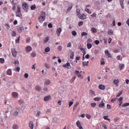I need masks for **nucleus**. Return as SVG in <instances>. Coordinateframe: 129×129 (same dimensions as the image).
I'll return each mask as SVG.
<instances>
[{
    "label": "nucleus",
    "instance_id": "obj_1",
    "mask_svg": "<svg viewBox=\"0 0 129 129\" xmlns=\"http://www.w3.org/2000/svg\"><path fill=\"white\" fill-rule=\"evenodd\" d=\"M46 19V12L45 11H42L41 13V16L38 17V21L39 23L41 22H44Z\"/></svg>",
    "mask_w": 129,
    "mask_h": 129
},
{
    "label": "nucleus",
    "instance_id": "obj_2",
    "mask_svg": "<svg viewBox=\"0 0 129 129\" xmlns=\"http://www.w3.org/2000/svg\"><path fill=\"white\" fill-rule=\"evenodd\" d=\"M63 68H66L67 69H71V66L69 62H67L66 64L62 65Z\"/></svg>",
    "mask_w": 129,
    "mask_h": 129
},
{
    "label": "nucleus",
    "instance_id": "obj_3",
    "mask_svg": "<svg viewBox=\"0 0 129 129\" xmlns=\"http://www.w3.org/2000/svg\"><path fill=\"white\" fill-rule=\"evenodd\" d=\"M73 8V3H71L69 4L68 8L67 10L66 14H67L69 12H70L71 10H72V8Z\"/></svg>",
    "mask_w": 129,
    "mask_h": 129
},
{
    "label": "nucleus",
    "instance_id": "obj_4",
    "mask_svg": "<svg viewBox=\"0 0 129 129\" xmlns=\"http://www.w3.org/2000/svg\"><path fill=\"white\" fill-rule=\"evenodd\" d=\"M12 55L13 57H17V55H18V52L16 50L15 48H12L11 49Z\"/></svg>",
    "mask_w": 129,
    "mask_h": 129
},
{
    "label": "nucleus",
    "instance_id": "obj_5",
    "mask_svg": "<svg viewBox=\"0 0 129 129\" xmlns=\"http://www.w3.org/2000/svg\"><path fill=\"white\" fill-rule=\"evenodd\" d=\"M22 8L25 11H28V9L29 8V5H28V4L26 3H23Z\"/></svg>",
    "mask_w": 129,
    "mask_h": 129
},
{
    "label": "nucleus",
    "instance_id": "obj_6",
    "mask_svg": "<svg viewBox=\"0 0 129 129\" xmlns=\"http://www.w3.org/2000/svg\"><path fill=\"white\" fill-rule=\"evenodd\" d=\"M51 95H49L46 96H45L43 98V100L44 101H45V102L49 101V100H51Z\"/></svg>",
    "mask_w": 129,
    "mask_h": 129
},
{
    "label": "nucleus",
    "instance_id": "obj_7",
    "mask_svg": "<svg viewBox=\"0 0 129 129\" xmlns=\"http://www.w3.org/2000/svg\"><path fill=\"white\" fill-rule=\"evenodd\" d=\"M76 125H77V126H78V127H79V129H84L83 128V126H82L81 125V123L80 122V121H79V120H78L76 122Z\"/></svg>",
    "mask_w": 129,
    "mask_h": 129
},
{
    "label": "nucleus",
    "instance_id": "obj_8",
    "mask_svg": "<svg viewBox=\"0 0 129 129\" xmlns=\"http://www.w3.org/2000/svg\"><path fill=\"white\" fill-rule=\"evenodd\" d=\"M87 16L84 13H82L79 17V19L81 20H86Z\"/></svg>",
    "mask_w": 129,
    "mask_h": 129
},
{
    "label": "nucleus",
    "instance_id": "obj_9",
    "mask_svg": "<svg viewBox=\"0 0 129 129\" xmlns=\"http://www.w3.org/2000/svg\"><path fill=\"white\" fill-rule=\"evenodd\" d=\"M98 106L100 108H104V107H105V103L103 102V100H102L101 103H99Z\"/></svg>",
    "mask_w": 129,
    "mask_h": 129
},
{
    "label": "nucleus",
    "instance_id": "obj_10",
    "mask_svg": "<svg viewBox=\"0 0 129 129\" xmlns=\"http://www.w3.org/2000/svg\"><path fill=\"white\" fill-rule=\"evenodd\" d=\"M61 32H62V28H61L60 27L57 28V29L56 30V34L57 35V37H60Z\"/></svg>",
    "mask_w": 129,
    "mask_h": 129
},
{
    "label": "nucleus",
    "instance_id": "obj_11",
    "mask_svg": "<svg viewBox=\"0 0 129 129\" xmlns=\"http://www.w3.org/2000/svg\"><path fill=\"white\" fill-rule=\"evenodd\" d=\"M105 54L107 56V58H111V54L109 53V51L107 49H106L105 51Z\"/></svg>",
    "mask_w": 129,
    "mask_h": 129
},
{
    "label": "nucleus",
    "instance_id": "obj_12",
    "mask_svg": "<svg viewBox=\"0 0 129 129\" xmlns=\"http://www.w3.org/2000/svg\"><path fill=\"white\" fill-rule=\"evenodd\" d=\"M98 88L100 90H105V86L102 84H100L99 85Z\"/></svg>",
    "mask_w": 129,
    "mask_h": 129
},
{
    "label": "nucleus",
    "instance_id": "obj_13",
    "mask_svg": "<svg viewBox=\"0 0 129 129\" xmlns=\"http://www.w3.org/2000/svg\"><path fill=\"white\" fill-rule=\"evenodd\" d=\"M12 96L14 98H17L19 96V94L17 92H13L12 93Z\"/></svg>",
    "mask_w": 129,
    "mask_h": 129
},
{
    "label": "nucleus",
    "instance_id": "obj_14",
    "mask_svg": "<svg viewBox=\"0 0 129 129\" xmlns=\"http://www.w3.org/2000/svg\"><path fill=\"white\" fill-rule=\"evenodd\" d=\"M94 5L97 8L100 9V3L99 2H95Z\"/></svg>",
    "mask_w": 129,
    "mask_h": 129
},
{
    "label": "nucleus",
    "instance_id": "obj_15",
    "mask_svg": "<svg viewBox=\"0 0 129 129\" xmlns=\"http://www.w3.org/2000/svg\"><path fill=\"white\" fill-rule=\"evenodd\" d=\"M77 16L78 18H79L80 16H81V12H80V9H76Z\"/></svg>",
    "mask_w": 129,
    "mask_h": 129
},
{
    "label": "nucleus",
    "instance_id": "obj_16",
    "mask_svg": "<svg viewBox=\"0 0 129 129\" xmlns=\"http://www.w3.org/2000/svg\"><path fill=\"white\" fill-rule=\"evenodd\" d=\"M119 1L121 9H124V7L123 6V2H124V0H119Z\"/></svg>",
    "mask_w": 129,
    "mask_h": 129
},
{
    "label": "nucleus",
    "instance_id": "obj_17",
    "mask_svg": "<svg viewBox=\"0 0 129 129\" xmlns=\"http://www.w3.org/2000/svg\"><path fill=\"white\" fill-rule=\"evenodd\" d=\"M35 90H36V91H38V92H40L41 90H42V88L40 87V86L38 85L35 87Z\"/></svg>",
    "mask_w": 129,
    "mask_h": 129
},
{
    "label": "nucleus",
    "instance_id": "obj_18",
    "mask_svg": "<svg viewBox=\"0 0 129 129\" xmlns=\"http://www.w3.org/2000/svg\"><path fill=\"white\" fill-rule=\"evenodd\" d=\"M50 84H51V81H50V80H49V79H47L45 81L44 85L48 86V85H50ZM45 84H46V85H45Z\"/></svg>",
    "mask_w": 129,
    "mask_h": 129
},
{
    "label": "nucleus",
    "instance_id": "obj_19",
    "mask_svg": "<svg viewBox=\"0 0 129 129\" xmlns=\"http://www.w3.org/2000/svg\"><path fill=\"white\" fill-rule=\"evenodd\" d=\"M94 100L95 101H100V100H101V97H96L94 98Z\"/></svg>",
    "mask_w": 129,
    "mask_h": 129
},
{
    "label": "nucleus",
    "instance_id": "obj_20",
    "mask_svg": "<svg viewBox=\"0 0 129 129\" xmlns=\"http://www.w3.org/2000/svg\"><path fill=\"white\" fill-rule=\"evenodd\" d=\"M26 50L27 52H30V51H32V47L28 46L26 47Z\"/></svg>",
    "mask_w": 129,
    "mask_h": 129
},
{
    "label": "nucleus",
    "instance_id": "obj_21",
    "mask_svg": "<svg viewBox=\"0 0 129 129\" xmlns=\"http://www.w3.org/2000/svg\"><path fill=\"white\" fill-rule=\"evenodd\" d=\"M85 12L88 13L90 15L92 14V12L88 8H85Z\"/></svg>",
    "mask_w": 129,
    "mask_h": 129
},
{
    "label": "nucleus",
    "instance_id": "obj_22",
    "mask_svg": "<svg viewBox=\"0 0 129 129\" xmlns=\"http://www.w3.org/2000/svg\"><path fill=\"white\" fill-rule=\"evenodd\" d=\"M91 32L93 33H97V29L94 27H92L91 30Z\"/></svg>",
    "mask_w": 129,
    "mask_h": 129
},
{
    "label": "nucleus",
    "instance_id": "obj_23",
    "mask_svg": "<svg viewBox=\"0 0 129 129\" xmlns=\"http://www.w3.org/2000/svg\"><path fill=\"white\" fill-rule=\"evenodd\" d=\"M76 79V76H74L70 81V83H73L74 81Z\"/></svg>",
    "mask_w": 129,
    "mask_h": 129
},
{
    "label": "nucleus",
    "instance_id": "obj_24",
    "mask_svg": "<svg viewBox=\"0 0 129 129\" xmlns=\"http://www.w3.org/2000/svg\"><path fill=\"white\" fill-rule=\"evenodd\" d=\"M108 35H110V36H112V35H113V31L111 29L109 30L108 31Z\"/></svg>",
    "mask_w": 129,
    "mask_h": 129
},
{
    "label": "nucleus",
    "instance_id": "obj_25",
    "mask_svg": "<svg viewBox=\"0 0 129 129\" xmlns=\"http://www.w3.org/2000/svg\"><path fill=\"white\" fill-rule=\"evenodd\" d=\"M87 47L88 49H91L92 48V44L91 43H87Z\"/></svg>",
    "mask_w": 129,
    "mask_h": 129
},
{
    "label": "nucleus",
    "instance_id": "obj_26",
    "mask_svg": "<svg viewBox=\"0 0 129 129\" xmlns=\"http://www.w3.org/2000/svg\"><path fill=\"white\" fill-rule=\"evenodd\" d=\"M103 118L105 120H108L109 121H110V119L108 118V116L107 115L104 116Z\"/></svg>",
    "mask_w": 129,
    "mask_h": 129
},
{
    "label": "nucleus",
    "instance_id": "obj_27",
    "mask_svg": "<svg viewBox=\"0 0 129 129\" xmlns=\"http://www.w3.org/2000/svg\"><path fill=\"white\" fill-rule=\"evenodd\" d=\"M72 34L73 36H74V37L77 36V32H76V31L75 30H73L72 32Z\"/></svg>",
    "mask_w": 129,
    "mask_h": 129
},
{
    "label": "nucleus",
    "instance_id": "obj_28",
    "mask_svg": "<svg viewBox=\"0 0 129 129\" xmlns=\"http://www.w3.org/2000/svg\"><path fill=\"white\" fill-rule=\"evenodd\" d=\"M7 75H10V76H12V70L9 69L7 71Z\"/></svg>",
    "mask_w": 129,
    "mask_h": 129
},
{
    "label": "nucleus",
    "instance_id": "obj_29",
    "mask_svg": "<svg viewBox=\"0 0 129 129\" xmlns=\"http://www.w3.org/2000/svg\"><path fill=\"white\" fill-rule=\"evenodd\" d=\"M13 129H19V125L15 124L13 126Z\"/></svg>",
    "mask_w": 129,
    "mask_h": 129
},
{
    "label": "nucleus",
    "instance_id": "obj_30",
    "mask_svg": "<svg viewBox=\"0 0 129 129\" xmlns=\"http://www.w3.org/2000/svg\"><path fill=\"white\" fill-rule=\"evenodd\" d=\"M118 82H119V80H118V79H117V80L114 79V80H113V83H114V84H115V85H116L117 84H118Z\"/></svg>",
    "mask_w": 129,
    "mask_h": 129
},
{
    "label": "nucleus",
    "instance_id": "obj_31",
    "mask_svg": "<svg viewBox=\"0 0 129 129\" xmlns=\"http://www.w3.org/2000/svg\"><path fill=\"white\" fill-rule=\"evenodd\" d=\"M70 57L72 59H74V52H72Z\"/></svg>",
    "mask_w": 129,
    "mask_h": 129
},
{
    "label": "nucleus",
    "instance_id": "obj_32",
    "mask_svg": "<svg viewBox=\"0 0 129 129\" xmlns=\"http://www.w3.org/2000/svg\"><path fill=\"white\" fill-rule=\"evenodd\" d=\"M88 34L87 32H83L81 33L82 37H84V36H87Z\"/></svg>",
    "mask_w": 129,
    "mask_h": 129
},
{
    "label": "nucleus",
    "instance_id": "obj_33",
    "mask_svg": "<svg viewBox=\"0 0 129 129\" xmlns=\"http://www.w3.org/2000/svg\"><path fill=\"white\" fill-rule=\"evenodd\" d=\"M101 60H103L100 61L101 65H104V64H105V61H104V58H101Z\"/></svg>",
    "mask_w": 129,
    "mask_h": 129
},
{
    "label": "nucleus",
    "instance_id": "obj_34",
    "mask_svg": "<svg viewBox=\"0 0 129 129\" xmlns=\"http://www.w3.org/2000/svg\"><path fill=\"white\" fill-rule=\"evenodd\" d=\"M122 92H123V90H121V91H120L116 95V97H119L121 95V94H122Z\"/></svg>",
    "mask_w": 129,
    "mask_h": 129
},
{
    "label": "nucleus",
    "instance_id": "obj_35",
    "mask_svg": "<svg viewBox=\"0 0 129 129\" xmlns=\"http://www.w3.org/2000/svg\"><path fill=\"white\" fill-rule=\"evenodd\" d=\"M123 67H124V64H119V69H120V70H121L122 68H123Z\"/></svg>",
    "mask_w": 129,
    "mask_h": 129
},
{
    "label": "nucleus",
    "instance_id": "obj_36",
    "mask_svg": "<svg viewBox=\"0 0 129 129\" xmlns=\"http://www.w3.org/2000/svg\"><path fill=\"white\" fill-rule=\"evenodd\" d=\"M45 52L48 53V52H50V47H47L44 49Z\"/></svg>",
    "mask_w": 129,
    "mask_h": 129
},
{
    "label": "nucleus",
    "instance_id": "obj_37",
    "mask_svg": "<svg viewBox=\"0 0 129 129\" xmlns=\"http://www.w3.org/2000/svg\"><path fill=\"white\" fill-rule=\"evenodd\" d=\"M29 125L31 129H33V121H31L29 122Z\"/></svg>",
    "mask_w": 129,
    "mask_h": 129
},
{
    "label": "nucleus",
    "instance_id": "obj_38",
    "mask_svg": "<svg viewBox=\"0 0 129 129\" xmlns=\"http://www.w3.org/2000/svg\"><path fill=\"white\" fill-rule=\"evenodd\" d=\"M73 103H74V102L72 101H70L69 103V107H71V106L73 105Z\"/></svg>",
    "mask_w": 129,
    "mask_h": 129
},
{
    "label": "nucleus",
    "instance_id": "obj_39",
    "mask_svg": "<svg viewBox=\"0 0 129 129\" xmlns=\"http://www.w3.org/2000/svg\"><path fill=\"white\" fill-rule=\"evenodd\" d=\"M90 17H91L93 18H96V13H94L92 15H90Z\"/></svg>",
    "mask_w": 129,
    "mask_h": 129
},
{
    "label": "nucleus",
    "instance_id": "obj_40",
    "mask_svg": "<svg viewBox=\"0 0 129 129\" xmlns=\"http://www.w3.org/2000/svg\"><path fill=\"white\" fill-rule=\"evenodd\" d=\"M16 16L17 17H19V18H21V17H22V14L21 12H17Z\"/></svg>",
    "mask_w": 129,
    "mask_h": 129
},
{
    "label": "nucleus",
    "instance_id": "obj_41",
    "mask_svg": "<svg viewBox=\"0 0 129 129\" xmlns=\"http://www.w3.org/2000/svg\"><path fill=\"white\" fill-rule=\"evenodd\" d=\"M122 107H125V106H129V103H125L122 104Z\"/></svg>",
    "mask_w": 129,
    "mask_h": 129
},
{
    "label": "nucleus",
    "instance_id": "obj_42",
    "mask_svg": "<svg viewBox=\"0 0 129 129\" xmlns=\"http://www.w3.org/2000/svg\"><path fill=\"white\" fill-rule=\"evenodd\" d=\"M91 106L92 107H95V106H96V103H95V102L91 103Z\"/></svg>",
    "mask_w": 129,
    "mask_h": 129
},
{
    "label": "nucleus",
    "instance_id": "obj_43",
    "mask_svg": "<svg viewBox=\"0 0 129 129\" xmlns=\"http://www.w3.org/2000/svg\"><path fill=\"white\" fill-rule=\"evenodd\" d=\"M86 117H87V118H88V119H90V118H91V115L87 114L86 115Z\"/></svg>",
    "mask_w": 129,
    "mask_h": 129
},
{
    "label": "nucleus",
    "instance_id": "obj_44",
    "mask_svg": "<svg viewBox=\"0 0 129 129\" xmlns=\"http://www.w3.org/2000/svg\"><path fill=\"white\" fill-rule=\"evenodd\" d=\"M79 27H81V26H83V21H80L78 23Z\"/></svg>",
    "mask_w": 129,
    "mask_h": 129
},
{
    "label": "nucleus",
    "instance_id": "obj_45",
    "mask_svg": "<svg viewBox=\"0 0 129 129\" xmlns=\"http://www.w3.org/2000/svg\"><path fill=\"white\" fill-rule=\"evenodd\" d=\"M117 99L116 98H112L111 99L110 101L112 102V103H114V102Z\"/></svg>",
    "mask_w": 129,
    "mask_h": 129
},
{
    "label": "nucleus",
    "instance_id": "obj_46",
    "mask_svg": "<svg viewBox=\"0 0 129 129\" xmlns=\"http://www.w3.org/2000/svg\"><path fill=\"white\" fill-rule=\"evenodd\" d=\"M107 109H108L109 110L111 109V106L109 104H107Z\"/></svg>",
    "mask_w": 129,
    "mask_h": 129
},
{
    "label": "nucleus",
    "instance_id": "obj_47",
    "mask_svg": "<svg viewBox=\"0 0 129 129\" xmlns=\"http://www.w3.org/2000/svg\"><path fill=\"white\" fill-rule=\"evenodd\" d=\"M13 115H14V116H18V115H19V112L18 111H15L14 112Z\"/></svg>",
    "mask_w": 129,
    "mask_h": 129
},
{
    "label": "nucleus",
    "instance_id": "obj_48",
    "mask_svg": "<svg viewBox=\"0 0 129 129\" xmlns=\"http://www.w3.org/2000/svg\"><path fill=\"white\" fill-rule=\"evenodd\" d=\"M90 92H91V95L95 96V92H94V91H93L92 90H90Z\"/></svg>",
    "mask_w": 129,
    "mask_h": 129
},
{
    "label": "nucleus",
    "instance_id": "obj_49",
    "mask_svg": "<svg viewBox=\"0 0 129 129\" xmlns=\"http://www.w3.org/2000/svg\"><path fill=\"white\" fill-rule=\"evenodd\" d=\"M18 31L19 33H22V32H23V27H20L18 28Z\"/></svg>",
    "mask_w": 129,
    "mask_h": 129
},
{
    "label": "nucleus",
    "instance_id": "obj_50",
    "mask_svg": "<svg viewBox=\"0 0 129 129\" xmlns=\"http://www.w3.org/2000/svg\"><path fill=\"white\" fill-rule=\"evenodd\" d=\"M82 64H83V67H85V66H88V63H87L86 62L85 63V62H84V61H82Z\"/></svg>",
    "mask_w": 129,
    "mask_h": 129
},
{
    "label": "nucleus",
    "instance_id": "obj_51",
    "mask_svg": "<svg viewBox=\"0 0 129 129\" xmlns=\"http://www.w3.org/2000/svg\"><path fill=\"white\" fill-rule=\"evenodd\" d=\"M15 71H16L17 72H20V67H17L16 68H15Z\"/></svg>",
    "mask_w": 129,
    "mask_h": 129
},
{
    "label": "nucleus",
    "instance_id": "obj_52",
    "mask_svg": "<svg viewBox=\"0 0 129 129\" xmlns=\"http://www.w3.org/2000/svg\"><path fill=\"white\" fill-rule=\"evenodd\" d=\"M86 49V48H83L82 47H81L80 48V50H81V52H82V53H84V52H86V50H85Z\"/></svg>",
    "mask_w": 129,
    "mask_h": 129
},
{
    "label": "nucleus",
    "instance_id": "obj_53",
    "mask_svg": "<svg viewBox=\"0 0 129 129\" xmlns=\"http://www.w3.org/2000/svg\"><path fill=\"white\" fill-rule=\"evenodd\" d=\"M48 41H49V38L48 37H46L44 39V43H47V42H48Z\"/></svg>",
    "mask_w": 129,
    "mask_h": 129
},
{
    "label": "nucleus",
    "instance_id": "obj_54",
    "mask_svg": "<svg viewBox=\"0 0 129 129\" xmlns=\"http://www.w3.org/2000/svg\"><path fill=\"white\" fill-rule=\"evenodd\" d=\"M15 42H16V43H17V44H19V43H20V36H19V37L18 38V39H16Z\"/></svg>",
    "mask_w": 129,
    "mask_h": 129
},
{
    "label": "nucleus",
    "instance_id": "obj_55",
    "mask_svg": "<svg viewBox=\"0 0 129 129\" xmlns=\"http://www.w3.org/2000/svg\"><path fill=\"white\" fill-rule=\"evenodd\" d=\"M18 101H19V104H22L24 103V100H23V99H20V100H19Z\"/></svg>",
    "mask_w": 129,
    "mask_h": 129
},
{
    "label": "nucleus",
    "instance_id": "obj_56",
    "mask_svg": "<svg viewBox=\"0 0 129 129\" xmlns=\"http://www.w3.org/2000/svg\"><path fill=\"white\" fill-rule=\"evenodd\" d=\"M47 26L48 27L50 28V29L53 28V25L51 23H49Z\"/></svg>",
    "mask_w": 129,
    "mask_h": 129
},
{
    "label": "nucleus",
    "instance_id": "obj_57",
    "mask_svg": "<svg viewBox=\"0 0 129 129\" xmlns=\"http://www.w3.org/2000/svg\"><path fill=\"white\" fill-rule=\"evenodd\" d=\"M17 12L21 13V8L19 6H17Z\"/></svg>",
    "mask_w": 129,
    "mask_h": 129
},
{
    "label": "nucleus",
    "instance_id": "obj_58",
    "mask_svg": "<svg viewBox=\"0 0 129 129\" xmlns=\"http://www.w3.org/2000/svg\"><path fill=\"white\" fill-rule=\"evenodd\" d=\"M106 18L108 19V18H111V14L108 13L107 16H106Z\"/></svg>",
    "mask_w": 129,
    "mask_h": 129
},
{
    "label": "nucleus",
    "instance_id": "obj_59",
    "mask_svg": "<svg viewBox=\"0 0 129 129\" xmlns=\"http://www.w3.org/2000/svg\"><path fill=\"white\" fill-rule=\"evenodd\" d=\"M57 50H58V51H62V46L59 45L57 47Z\"/></svg>",
    "mask_w": 129,
    "mask_h": 129
},
{
    "label": "nucleus",
    "instance_id": "obj_60",
    "mask_svg": "<svg viewBox=\"0 0 129 129\" xmlns=\"http://www.w3.org/2000/svg\"><path fill=\"white\" fill-rule=\"evenodd\" d=\"M5 26L7 27V29H8V30H9V29H10V24H9L8 23H6Z\"/></svg>",
    "mask_w": 129,
    "mask_h": 129
},
{
    "label": "nucleus",
    "instance_id": "obj_61",
    "mask_svg": "<svg viewBox=\"0 0 129 129\" xmlns=\"http://www.w3.org/2000/svg\"><path fill=\"white\" fill-rule=\"evenodd\" d=\"M89 58H90V55H89V54H87L85 55L86 59H89Z\"/></svg>",
    "mask_w": 129,
    "mask_h": 129
},
{
    "label": "nucleus",
    "instance_id": "obj_62",
    "mask_svg": "<svg viewBox=\"0 0 129 129\" xmlns=\"http://www.w3.org/2000/svg\"><path fill=\"white\" fill-rule=\"evenodd\" d=\"M87 43H92V39H91V38H89L87 41Z\"/></svg>",
    "mask_w": 129,
    "mask_h": 129
},
{
    "label": "nucleus",
    "instance_id": "obj_63",
    "mask_svg": "<svg viewBox=\"0 0 129 129\" xmlns=\"http://www.w3.org/2000/svg\"><path fill=\"white\" fill-rule=\"evenodd\" d=\"M0 63H2V64L5 63V59L4 58H0Z\"/></svg>",
    "mask_w": 129,
    "mask_h": 129
},
{
    "label": "nucleus",
    "instance_id": "obj_64",
    "mask_svg": "<svg viewBox=\"0 0 129 129\" xmlns=\"http://www.w3.org/2000/svg\"><path fill=\"white\" fill-rule=\"evenodd\" d=\"M95 44H96V45H99V40H96L95 41Z\"/></svg>",
    "mask_w": 129,
    "mask_h": 129
}]
</instances>
